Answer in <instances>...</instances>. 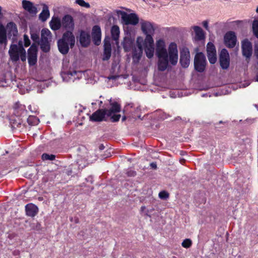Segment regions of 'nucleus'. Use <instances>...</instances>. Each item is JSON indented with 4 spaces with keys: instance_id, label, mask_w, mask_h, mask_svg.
I'll use <instances>...</instances> for the list:
<instances>
[{
    "instance_id": "f257e3e1",
    "label": "nucleus",
    "mask_w": 258,
    "mask_h": 258,
    "mask_svg": "<svg viewBox=\"0 0 258 258\" xmlns=\"http://www.w3.org/2000/svg\"><path fill=\"white\" fill-rule=\"evenodd\" d=\"M111 108L109 109H100L94 112L90 116V120L93 121H106L108 117L112 122L118 121L120 118V114H115L119 112L121 110L120 105L116 102H111L110 100Z\"/></svg>"
},
{
    "instance_id": "f03ea898",
    "label": "nucleus",
    "mask_w": 258,
    "mask_h": 258,
    "mask_svg": "<svg viewBox=\"0 0 258 258\" xmlns=\"http://www.w3.org/2000/svg\"><path fill=\"white\" fill-rule=\"evenodd\" d=\"M75 43V38L72 32L67 31L57 41L58 50L62 54H66L69 52L70 47L72 48Z\"/></svg>"
},
{
    "instance_id": "7ed1b4c3",
    "label": "nucleus",
    "mask_w": 258,
    "mask_h": 258,
    "mask_svg": "<svg viewBox=\"0 0 258 258\" xmlns=\"http://www.w3.org/2000/svg\"><path fill=\"white\" fill-rule=\"evenodd\" d=\"M11 59L13 61H17L20 58L24 61L26 59V51L23 46L22 41H19V45L12 44L9 51Z\"/></svg>"
},
{
    "instance_id": "20e7f679",
    "label": "nucleus",
    "mask_w": 258,
    "mask_h": 258,
    "mask_svg": "<svg viewBox=\"0 0 258 258\" xmlns=\"http://www.w3.org/2000/svg\"><path fill=\"white\" fill-rule=\"evenodd\" d=\"M140 25L142 31L146 35L145 40L151 41L153 39V36L156 29L155 25L150 21L141 20Z\"/></svg>"
},
{
    "instance_id": "39448f33",
    "label": "nucleus",
    "mask_w": 258,
    "mask_h": 258,
    "mask_svg": "<svg viewBox=\"0 0 258 258\" xmlns=\"http://www.w3.org/2000/svg\"><path fill=\"white\" fill-rule=\"evenodd\" d=\"M117 14L120 17L123 24L135 26L139 22V18L135 13L127 14L124 11H118Z\"/></svg>"
},
{
    "instance_id": "423d86ee",
    "label": "nucleus",
    "mask_w": 258,
    "mask_h": 258,
    "mask_svg": "<svg viewBox=\"0 0 258 258\" xmlns=\"http://www.w3.org/2000/svg\"><path fill=\"white\" fill-rule=\"evenodd\" d=\"M41 41L40 42L41 49L47 52L50 50V41L51 39V33L46 28H43L41 31Z\"/></svg>"
},
{
    "instance_id": "0eeeda50",
    "label": "nucleus",
    "mask_w": 258,
    "mask_h": 258,
    "mask_svg": "<svg viewBox=\"0 0 258 258\" xmlns=\"http://www.w3.org/2000/svg\"><path fill=\"white\" fill-rule=\"evenodd\" d=\"M206 66V59L205 55L199 52L196 54L194 58V67L195 70L199 72H203Z\"/></svg>"
},
{
    "instance_id": "6e6552de",
    "label": "nucleus",
    "mask_w": 258,
    "mask_h": 258,
    "mask_svg": "<svg viewBox=\"0 0 258 258\" xmlns=\"http://www.w3.org/2000/svg\"><path fill=\"white\" fill-rule=\"evenodd\" d=\"M169 60L173 66L175 65L178 59V50L176 44L171 43L168 47Z\"/></svg>"
},
{
    "instance_id": "1a4fd4ad",
    "label": "nucleus",
    "mask_w": 258,
    "mask_h": 258,
    "mask_svg": "<svg viewBox=\"0 0 258 258\" xmlns=\"http://www.w3.org/2000/svg\"><path fill=\"white\" fill-rule=\"evenodd\" d=\"M180 63L183 68H186L190 63V53L188 49L183 47L180 52Z\"/></svg>"
},
{
    "instance_id": "9d476101",
    "label": "nucleus",
    "mask_w": 258,
    "mask_h": 258,
    "mask_svg": "<svg viewBox=\"0 0 258 258\" xmlns=\"http://www.w3.org/2000/svg\"><path fill=\"white\" fill-rule=\"evenodd\" d=\"M83 73L82 72L73 71L61 73V77L64 82H68L70 81H74L77 79H79L82 78Z\"/></svg>"
},
{
    "instance_id": "9b49d317",
    "label": "nucleus",
    "mask_w": 258,
    "mask_h": 258,
    "mask_svg": "<svg viewBox=\"0 0 258 258\" xmlns=\"http://www.w3.org/2000/svg\"><path fill=\"white\" fill-rule=\"evenodd\" d=\"M143 39L141 37H138L137 39V47L133 50V59L134 62H138L140 59L143 53L142 42Z\"/></svg>"
},
{
    "instance_id": "f8f14e48",
    "label": "nucleus",
    "mask_w": 258,
    "mask_h": 258,
    "mask_svg": "<svg viewBox=\"0 0 258 258\" xmlns=\"http://www.w3.org/2000/svg\"><path fill=\"white\" fill-rule=\"evenodd\" d=\"M62 27L67 31L72 32L75 28V22L73 17L70 15L64 16L61 20Z\"/></svg>"
},
{
    "instance_id": "ddd939ff",
    "label": "nucleus",
    "mask_w": 258,
    "mask_h": 258,
    "mask_svg": "<svg viewBox=\"0 0 258 258\" xmlns=\"http://www.w3.org/2000/svg\"><path fill=\"white\" fill-rule=\"evenodd\" d=\"M242 55L249 60L252 55V44L248 40L245 39L242 41L241 43Z\"/></svg>"
},
{
    "instance_id": "4468645a",
    "label": "nucleus",
    "mask_w": 258,
    "mask_h": 258,
    "mask_svg": "<svg viewBox=\"0 0 258 258\" xmlns=\"http://www.w3.org/2000/svg\"><path fill=\"white\" fill-rule=\"evenodd\" d=\"M220 63L223 69H227L229 67V55L226 49H223L220 54Z\"/></svg>"
},
{
    "instance_id": "2eb2a0df",
    "label": "nucleus",
    "mask_w": 258,
    "mask_h": 258,
    "mask_svg": "<svg viewBox=\"0 0 258 258\" xmlns=\"http://www.w3.org/2000/svg\"><path fill=\"white\" fill-rule=\"evenodd\" d=\"M37 46L34 44H32L28 51V59L29 65L34 66L36 64L37 60Z\"/></svg>"
},
{
    "instance_id": "dca6fc26",
    "label": "nucleus",
    "mask_w": 258,
    "mask_h": 258,
    "mask_svg": "<svg viewBox=\"0 0 258 258\" xmlns=\"http://www.w3.org/2000/svg\"><path fill=\"white\" fill-rule=\"evenodd\" d=\"M156 54L157 56L168 55L165 41L162 39L156 41Z\"/></svg>"
},
{
    "instance_id": "f3484780",
    "label": "nucleus",
    "mask_w": 258,
    "mask_h": 258,
    "mask_svg": "<svg viewBox=\"0 0 258 258\" xmlns=\"http://www.w3.org/2000/svg\"><path fill=\"white\" fill-rule=\"evenodd\" d=\"M225 45L228 47L233 48L236 42V37L234 32L229 31L226 33L224 36Z\"/></svg>"
},
{
    "instance_id": "a211bd4d",
    "label": "nucleus",
    "mask_w": 258,
    "mask_h": 258,
    "mask_svg": "<svg viewBox=\"0 0 258 258\" xmlns=\"http://www.w3.org/2000/svg\"><path fill=\"white\" fill-rule=\"evenodd\" d=\"M144 46L147 57L149 58L153 57L155 51L154 39H152L151 41L144 40Z\"/></svg>"
},
{
    "instance_id": "6ab92c4d",
    "label": "nucleus",
    "mask_w": 258,
    "mask_h": 258,
    "mask_svg": "<svg viewBox=\"0 0 258 258\" xmlns=\"http://www.w3.org/2000/svg\"><path fill=\"white\" fill-rule=\"evenodd\" d=\"M22 5L23 8L30 14L35 15L38 12L37 8L32 2L29 1L23 0Z\"/></svg>"
},
{
    "instance_id": "aec40b11",
    "label": "nucleus",
    "mask_w": 258,
    "mask_h": 258,
    "mask_svg": "<svg viewBox=\"0 0 258 258\" xmlns=\"http://www.w3.org/2000/svg\"><path fill=\"white\" fill-rule=\"evenodd\" d=\"M92 37L94 44L96 45H99L101 42V31L99 26L95 25L93 27Z\"/></svg>"
},
{
    "instance_id": "412c9836",
    "label": "nucleus",
    "mask_w": 258,
    "mask_h": 258,
    "mask_svg": "<svg viewBox=\"0 0 258 258\" xmlns=\"http://www.w3.org/2000/svg\"><path fill=\"white\" fill-rule=\"evenodd\" d=\"M158 58V69L160 71H164L168 66V55L157 56Z\"/></svg>"
},
{
    "instance_id": "4be33fe9",
    "label": "nucleus",
    "mask_w": 258,
    "mask_h": 258,
    "mask_svg": "<svg viewBox=\"0 0 258 258\" xmlns=\"http://www.w3.org/2000/svg\"><path fill=\"white\" fill-rule=\"evenodd\" d=\"M79 41L83 47L88 46L91 41L89 33L84 31H81L80 32Z\"/></svg>"
},
{
    "instance_id": "5701e85b",
    "label": "nucleus",
    "mask_w": 258,
    "mask_h": 258,
    "mask_svg": "<svg viewBox=\"0 0 258 258\" xmlns=\"http://www.w3.org/2000/svg\"><path fill=\"white\" fill-rule=\"evenodd\" d=\"M25 210L26 215L32 217H34L38 212L37 207L32 203L26 205Z\"/></svg>"
},
{
    "instance_id": "b1692460",
    "label": "nucleus",
    "mask_w": 258,
    "mask_h": 258,
    "mask_svg": "<svg viewBox=\"0 0 258 258\" xmlns=\"http://www.w3.org/2000/svg\"><path fill=\"white\" fill-rule=\"evenodd\" d=\"M49 25L53 30H57L62 27L61 21L58 17H52L49 22Z\"/></svg>"
},
{
    "instance_id": "393cba45",
    "label": "nucleus",
    "mask_w": 258,
    "mask_h": 258,
    "mask_svg": "<svg viewBox=\"0 0 258 258\" xmlns=\"http://www.w3.org/2000/svg\"><path fill=\"white\" fill-rule=\"evenodd\" d=\"M42 5L43 6V9L39 15V19L42 22H45L49 17L50 13L48 7L46 4H43Z\"/></svg>"
},
{
    "instance_id": "a878e982",
    "label": "nucleus",
    "mask_w": 258,
    "mask_h": 258,
    "mask_svg": "<svg viewBox=\"0 0 258 258\" xmlns=\"http://www.w3.org/2000/svg\"><path fill=\"white\" fill-rule=\"evenodd\" d=\"M111 53V45L109 43H107L105 42L104 45V52H103V60H108L110 56Z\"/></svg>"
},
{
    "instance_id": "bb28decb",
    "label": "nucleus",
    "mask_w": 258,
    "mask_h": 258,
    "mask_svg": "<svg viewBox=\"0 0 258 258\" xmlns=\"http://www.w3.org/2000/svg\"><path fill=\"white\" fill-rule=\"evenodd\" d=\"M193 29L195 32V39L196 40H202L205 38V35L202 29L199 26H194Z\"/></svg>"
},
{
    "instance_id": "cd10ccee",
    "label": "nucleus",
    "mask_w": 258,
    "mask_h": 258,
    "mask_svg": "<svg viewBox=\"0 0 258 258\" xmlns=\"http://www.w3.org/2000/svg\"><path fill=\"white\" fill-rule=\"evenodd\" d=\"M111 33L112 39L116 41V43L117 44L120 34L119 27L117 25H113L111 29Z\"/></svg>"
},
{
    "instance_id": "c85d7f7f",
    "label": "nucleus",
    "mask_w": 258,
    "mask_h": 258,
    "mask_svg": "<svg viewBox=\"0 0 258 258\" xmlns=\"http://www.w3.org/2000/svg\"><path fill=\"white\" fill-rule=\"evenodd\" d=\"M7 42L6 30L4 26H0V43L5 44Z\"/></svg>"
},
{
    "instance_id": "c756f323",
    "label": "nucleus",
    "mask_w": 258,
    "mask_h": 258,
    "mask_svg": "<svg viewBox=\"0 0 258 258\" xmlns=\"http://www.w3.org/2000/svg\"><path fill=\"white\" fill-rule=\"evenodd\" d=\"M85 158L88 163H92L97 159L96 156L92 152L87 153Z\"/></svg>"
},
{
    "instance_id": "7c9ffc66",
    "label": "nucleus",
    "mask_w": 258,
    "mask_h": 258,
    "mask_svg": "<svg viewBox=\"0 0 258 258\" xmlns=\"http://www.w3.org/2000/svg\"><path fill=\"white\" fill-rule=\"evenodd\" d=\"M7 29L9 30H10L11 32L13 33L14 35L17 33V29L16 24L13 22H10L8 24Z\"/></svg>"
},
{
    "instance_id": "2f4dec72",
    "label": "nucleus",
    "mask_w": 258,
    "mask_h": 258,
    "mask_svg": "<svg viewBox=\"0 0 258 258\" xmlns=\"http://www.w3.org/2000/svg\"><path fill=\"white\" fill-rule=\"evenodd\" d=\"M152 211H153V209H148L145 206H142L140 209L141 213H143L144 216H146L149 217H151L150 213H151Z\"/></svg>"
},
{
    "instance_id": "473e14b6",
    "label": "nucleus",
    "mask_w": 258,
    "mask_h": 258,
    "mask_svg": "<svg viewBox=\"0 0 258 258\" xmlns=\"http://www.w3.org/2000/svg\"><path fill=\"white\" fill-rule=\"evenodd\" d=\"M208 58L209 62L212 64H214L217 61L216 53H207Z\"/></svg>"
},
{
    "instance_id": "72a5a7b5",
    "label": "nucleus",
    "mask_w": 258,
    "mask_h": 258,
    "mask_svg": "<svg viewBox=\"0 0 258 258\" xmlns=\"http://www.w3.org/2000/svg\"><path fill=\"white\" fill-rule=\"evenodd\" d=\"M207 53H216L215 47L212 43L209 42L207 44Z\"/></svg>"
},
{
    "instance_id": "f704fd0d",
    "label": "nucleus",
    "mask_w": 258,
    "mask_h": 258,
    "mask_svg": "<svg viewBox=\"0 0 258 258\" xmlns=\"http://www.w3.org/2000/svg\"><path fill=\"white\" fill-rule=\"evenodd\" d=\"M252 30L254 35L258 38V20H255L253 21Z\"/></svg>"
},
{
    "instance_id": "c9c22d12",
    "label": "nucleus",
    "mask_w": 258,
    "mask_h": 258,
    "mask_svg": "<svg viewBox=\"0 0 258 258\" xmlns=\"http://www.w3.org/2000/svg\"><path fill=\"white\" fill-rule=\"evenodd\" d=\"M55 156L54 155L51 154L49 155L47 154H43L42 155V159L43 160H50L52 161L55 159Z\"/></svg>"
},
{
    "instance_id": "e433bc0d",
    "label": "nucleus",
    "mask_w": 258,
    "mask_h": 258,
    "mask_svg": "<svg viewBox=\"0 0 258 258\" xmlns=\"http://www.w3.org/2000/svg\"><path fill=\"white\" fill-rule=\"evenodd\" d=\"M76 3L86 8H89L90 7V4L88 3L85 2L84 0H76Z\"/></svg>"
},
{
    "instance_id": "4c0bfd02",
    "label": "nucleus",
    "mask_w": 258,
    "mask_h": 258,
    "mask_svg": "<svg viewBox=\"0 0 258 258\" xmlns=\"http://www.w3.org/2000/svg\"><path fill=\"white\" fill-rule=\"evenodd\" d=\"M191 240L189 239H185L181 243L182 246L184 248H189L191 245Z\"/></svg>"
},
{
    "instance_id": "58836bf2",
    "label": "nucleus",
    "mask_w": 258,
    "mask_h": 258,
    "mask_svg": "<svg viewBox=\"0 0 258 258\" xmlns=\"http://www.w3.org/2000/svg\"><path fill=\"white\" fill-rule=\"evenodd\" d=\"M159 197L161 199L166 200L169 197V194L166 191H162L159 193Z\"/></svg>"
},
{
    "instance_id": "ea45409f",
    "label": "nucleus",
    "mask_w": 258,
    "mask_h": 258,
    "mask_svg": "<svg viewBox=\"0 0 258 258\" xmlns=\"http://www.w3.org/2000/svg\"><path fill=\"white\" fill-rule=\"evenodd\" d=\"M31 39L36 42H38L39 40V34L37 33L31 32Z\"/></svg>"
},
{
    "instance_id": "a19ab883",
    "label": "nucleus",
    "mask_w": 258,
    "mask_h": 258,
    "mask_svg": "<svg viewBox=\"0 0 258 258\" xmlns=\"http://www.w3.org/2000/svg\"><path fill=\"white\" fill-rule=\"evenodd\" d=\"M24 43L25 47L29 46L31 44L29 37L26 34L24 35Z\"/></svg>"
},
{
    "instance_id": "79ce46f5",
    "label": "nucleus",
    "mask_w": 258,
    "mask_h": 258,
    "mask_svg": "<svg viewBox=\"0 0 258 258\" xmlns=\"http://www.w3.org/2000/svg\"><path fill=\"white\" fill-rule=\"evenodd\" d=\"M128 42H129L128 40L127 41V40H125L122 43L123 47L125 51H128L130 49V47L128 46L127 45V43Z\"/></svg>"
},
{
    "instance_id": "37998d69",
    "label": "nucleus",
    "mask_w": 258,
    "mask_h": 258,
    "mask_svg": "<svg viewBox=\"0 0 258 258\" xmlns=\"http://www.w3.org/2000/svg\"><path fill=\"white\" fill-rule=\"evenodd\" d=\"M118 77H119L118 76H110L108 77V78L109 80H115Z\"/></svg>"
},
{
    "instance_id": "c03bdc74",
    "label": "nucleus",
    "mask_w": 258,
    "mask_h": 258,
    "mask_svg": "<svg viewBox=\"0 0 258 258\" xmlns=\"http://www.w3.org/2000/svg\"><path fill=\"white\" fill-rule=\"evenodd\" d=\"M203 26H204V27L207 29L208 30V23L207 21H204L203 22Z\"/></svg>"
},
{
    "instance_id": "a18cd8bd",
    "label": "nucleus",
    "mask_w": 258,
    "mask_h": 258,
    "mask_svg": "<svg viewBox=\"0 0 258 258\" xmlns=\"http://www.w3.org/2000/svg\"><path fill=\"white\" fill-rule=\"evenodd\" d=\"M151 166L154 169L157 168V165L155 163L152 162L150 164Z\"/></svg>"
},
{
    "instance_id": "49530a36",
    "label": "nucleus",
    "mask_w": 258,
    "mask_h": 258,
    "mask_svg": "<svg viewBox=\"0 0 258 258\" xmlns=\"http://www.w3.org/2000/svg\"><path fill=\"white\" fill-rule=\"evenodd\" d=\"M128 175H130V176H134L136 175V172L134 171H131L130 173H129V172H128Z\"/></svg>"
},
{
    "instance_id": "de8ad7c7",
    "label": "nucleus",
    "mask_w": 258,
    "mask_h": 258,
    "mask_svg": "<svg viewBox=\"0 0 258 258\" xmlns=\"http://www.w3.org/2000/svg\"><path fill=\"white\" fill-rule=\"evenodd\" d=\"M99 148L100 150H102L104 149V146L103 145H100L99 147Z\"/></svg>"
},
{
    "instance_id": "09e8293b",
    "label": "nucleus",
    "mask_w": 258,
    "mask_h": 258,
    "mask_svg": "<svg viewBox=\"0 0 258 258\" xmlns=\"http://www.w3.org/2000/svg\"><path fill=\"white\" fill-rule=\"evenodd\" d=\"M2 8L0 6V16L2 15Z\"/></svg>"
},
{
    "instance_id": "8fccbe9b",
    "label": "nucleus",
    "mask_w": 258,
    "mask_h": 258,
    "mask_svg": "<svg viewBox=\"0 0 258 258\" xmlns=\"http://www.w3.org/2000/svg\"><path fill=\"white\" fill-rule=\"evenodd\" d=\"M126 119V117L125 116H123L122 118V121H124Z\"/></svg>"
},
{
    "instance_id": "3c124183",
    "label": "nucleus",
    "mask_w": 258,
    "mask_h": 258,
    "mask_svg": "<svg viewBox=\"0 0 258 258\" xmlns=\"http://www.w3.org/2000/svg\"><path fill=\"white\" fill-rule=\"evenodd\" d=\"M255 80H256V81L258 82V74L256 76Z\"/></svg>"
},
{
    "instance_id": "603ef678",
    "label": "nucleus",
    "mask_w": 258,
    "mask_h": 258,
    "mask_svg": "<svg viewBox=\"0 0 258 258\" xmlns=\"http://www.w3.org/2000/svg\"><path fill=\"white\" fill-rule=\"evenodd\" d=\"M256 12L258 13V7H257V8L256 9Z\"/></svg>"
},
{
    "instance_id": "864d4df0",
    "label": "nucleus",
    "mask_w": 258,
    "mask_h": 258,
    "mask_svg": "<svg viewBox=\"0 0 258 258\" xmlns=\"http://www.w3.org/2000/svg\"><path fill=\"white\" fill-rule=\"evenodd\" d=\"M29 109L31 111V106H30V105L29 106Z\"/></svg>"
},
{
    "instance_id": "5fc2aeb1",
    "label": "nucleus",
    "mask_w": 258,
    "mask_h": 258,
    "mask_svg": "<svg viewBox=\"0 0 258 258\" xmlns=\"http://www.w3.org/2000/svg\"><path fill=\"white\" fill-rule=\"evenodd\" d=\"M78 163L79 164V166L81 165V164L79 163V161H78Z\"/></svg>"
}]
</instances>
